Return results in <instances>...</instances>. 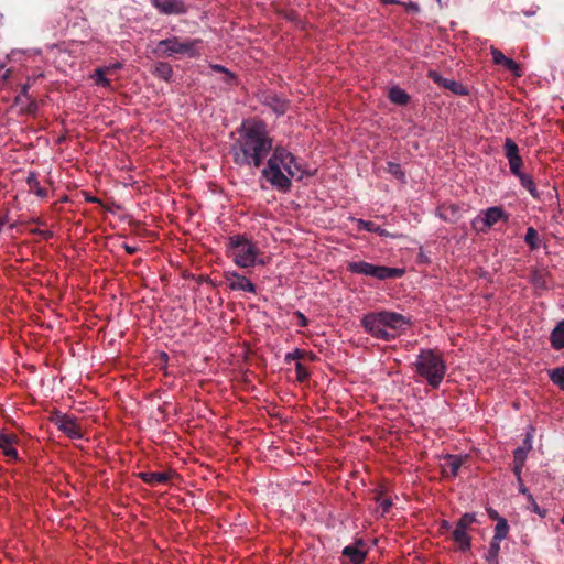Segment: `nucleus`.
<instances>
[{"mask_svg": "<svg viewBox=\"0 0 564 564\" xmlns=\"http://www.w3.org/2000/svg\"><path fill=\"white\" fill-rule=\"evenodd\" d=\"M347 269L354 274L372 276L379 281L399 279L404 274V269L376 265L366 261L349 262Z\"/></svg>", "mask_w": 564, "mask_h": 564, "instance_id": "423d86ee", "label": "nucleus"}, {"mask_svg": "<svg viewBox=\"0 0 564 564\" xmlns=\"http://www.w3.org/2000/svg\"><path fill=\"white\" fill-rule=\"evenodd\" d=\"M442 527L448 529L451 525L447 521H443Z\"/></svg>", "mask_w": 564, "mask_h": 564, "instance_id": "864d4df0", "label": "nucleus"}, {"mask_svg": "<svg viewBox=\"0 0 564 564\" xmlns=\"http://www.w3.org/2000/svg\"><path fill=\"white\" fill-rule=\"evenodd\" d=\"M527 455L528 454L524 453V449L516 448L513 451V468H512V470L517 477L518 482H521V473H522V468H523L525 459H527Z\"/></svg>", "mask_w": 564, "mask_h": 564, "instance_id": "393cba45", "label": "nucleus"}, {"mask_svg": "<svg viewBox=\"0 0 564 564\" xmlns=\"http://www.w3.org/2000/svg\"><path fill=\"white\" fill-rule=\"evenodd\" d=\"M444 463L442 464V471L444 477L455 478L463 464L466 462V457L459 455L447 454L443 457Z\"/></svg>", "mask_w": 564, "mask_h": 564, "instance_id": "2eb2a0df", "label": "nucleus"}, {"mask_svg": "<svg viewBox=\"0 0 564 564\" xmlns=\"http://www.w3.org/2000/svg\"><path fill=\"white\" fill-rule=\"evenodd\" d=\"M482 221L484 218L481 217V215L474 218L471 221L473 229L477 232L486 234L489 230V228L485 227Z\"/></svg>", "mask_w": 564, "mask_h": 564, "instance_id": "e433bc0d", "label": "nucleus"}, {"mask_svg": "<svg viewBox=\"0 0 564 564\" xmlns=\"http://www.w3.org/2000/svg\"><path fill=\"white\" fill-rule=\"evenodd\" d=\"M302 356H303V352L300 349H295L293 352L288 354L285 357L286 360L295 361L296 379L300 382H304L308 376L306 368L301 362Z\"/></svg>", "mask_w": 564, "mask_h": 564, "instance_id": "412c9836", "label": "nucleus"}, {"mask_svg": "<svg viewBox=\"0 0 564 564\" xmlns=\"http://www.w3.org/2000/svg\"><path fill=\"white\" fill-rule=\"evenodd\" d=\"M282 167V165L267 163L261 175L276 191L289 193L292 187V177L288 173H283Z\"/></svg>", "mask_w": 564, "mask_h": 564, "instance_id": "0eeeda50", "label": "nucleus"}, {"mask_svg": "<svg viewBox=\"0 0 564 564\" xmlns=\"http://www.w3.org/2000/svg\"><path fill=\"white\" fill-rule=\"evenodd\" d=\"M26 184L29 186L30 192L34 193L36 196L41 198L47 197V189L43 188L40 185L37 180V175L34 172H30L26 177Z\"/></svg>", "mask_w": 564, "mask_h": 564, "instance_id": "a878e982", "label": "nucleus"}, {"mask_svg": "<svg viewBox=\"0 0 564 564\" xmlns=\"http://www.w3.org/2000/svg\"><path fill=\"white\" fill-rule=\"evenodd\" d=\"M532 435L530 432L527 433V436L523 441V445L517 447V449H524V453L528 454L532 449Z\"/></svg>", "mask_w": 564, "mask_h": 564, "instance_id": "ea45409f", "label": "nucleus"}, {"mask_svg": "<svg viewBox=\"0 0 564 564\" xmlns=\"http://www.w3.org/2000/svg\"><path fill=\"white\" fill-rule=\"evenodd\" d=\"M272 150V138L259 119L243 120L238 139L230 148L234 162L239 166L260 167Z\"/></svg>", "mask_w": 564, "mask_h": 564, "instance_id": "f257e3e1", "label": "nucleus"}, {"mask_svg": "<svg viewBox=\"0 0 564 564\" xmlns=\"http://www.w3.org/2000/svg\"><path fill=\"white\" fill-rule=\"evenodd\" d=\"M521 183V185L531 194L534 198H540L536 186L531 176L522 173L520 176H517Z\"/></svg>", "mask_w": 564, "mask_h": 564, "instance_id": "cd10ccee", "label": "nucleus"}, {"mask_svg": "<svg viewBox=\"0 0 564 564\" xmlns=\"http://www.w3.org/2000/svg\"><path fill=\"white\" fill-rule=\"evenodd\" d=\"M228 247L234 262L240 268H251L256 264L259 249L241 235L229 237Z\"/></svg>", "mask_w": 564, "mask_h": 564, "instance_id": "39448f33", "label": "nucleus"}, {"mask_svg": "<svg viewBox=\"0 0 564 564\" xmlns=\"http://www.w3.org/2000/svg\"><path fill=\"white\" fill-rule=\"evenodd\" d=\"M225 280L228 284V288L234 291H245L248 293L254 294L257 292V286L246 276L237 273V272H226Z\"/></svg>", "mask_w": 564, "mask_h": 564, "instance_id": "f8f14e48", "label": "nucleus"}, {"mask_svg": "<svg viewBox=\"0 0 564 564\" xmlns=\"http://www.w3.org/2000/svg\"><path fill=\"white\" fill-rule=\"evenodd\" d=\"M50 422L70 438L78 440L83 436L80 427L76 423L75 419L57 410H53L51 412Z\"/></svg>", "mask_w": 564, "mask_h": 564, "instance_id": "6e6552de", "label": "nucleus"}, {"mask_svg": "<svg viewBox=\"0 0 564 564\" xmlns=\"http://www.w3.org/2000/svg\"><path fill=\"white\" fill-rule=\"evenodd\" d=\"M481 217L484 218V226L488 227L489 229L498 221L503 220L507 223L509 219L508 214L502 209V207L499 206L487 208L482 212Z\"/></svg>", "mask_w": 564, "mask_h": 564, "instance_id": "a211bd4d", "label": "nucleus"}, {"mask_svg": "<svg viewBox=\"0 0 564 564\" xmlns=\"http://www.w3.org/2000/svg\"><path fill=\"white\" fill-rule=\"evenodd\" d=\"M387 172L393 175L401 183H406L405 173L401 169L400 164L394 162H388Z\"/></svg>", "mask_w": 564, "mask_h": 564, "instance_id": "2f4dec72", "label": "nucleus"}, {"mask_svg": "<svg viewBox=\"0 0 564 564\" xmlns=\"http://www.w3.org/2000/svg\"><path fill=\"white\" fill-rule=\"evenodd\" d=\"M476 521L475 516L465 513L458 520L455 530L453 531V539L459 544V549L465 552L470 549V536L466 530Z\"/></svg>", "mask_w": 564, "mask_h": 564, "instance_id": "1a4fd4ad", "label": "nucleus"}, {"mask_svg": "<svg viewBox=\"0 0 564 564\" xmlns=\"http://www.w3.org/2000/svg\"><path fill=\"white\" fill-rule=\"evenodd\" d=\"M95 80L97 85H100L102 87H109L111 84V80L105 76V70L102 68H97L95 70Z\"/></svg>", "mask_w": 564, "mask_h": 564, "instance_id": "f704fd0d", "label": "nucleus"}, {"mask_svg": "<svg viewBox=\"0 0 564 564\" xmlns=\"http://www.w3.org/2000/svg\"><path fill=\"white\" fill-rule=\"evenodd\" d=\"M122 247L127 251V253H129V254H134L139 250L138 247L130 246V245H127V243H124Z\"/></svg>", "mask_w": 564, "mask_h": 564, "instance_id": "a18cd8bd", "label": "nucleus"}, {"mask_svg": "<svg viewBox=\"0 0 564 564\" xmlns=\"http://www.w3.org/2000/svg\"><path fill=\"white\" fill-rule=\"evenodd\" d=\"M519 484V492H521L522 495H524L527 498H528V494L529 490L528 488L524 486L523 481L521 480V482H518Z\"/></svg>", "mask_w": 564, "mask_h": 564, "instance_id": "49530a36", "label": "nucleus"}, {"mask_svg": "<svg viewBox=\"0 0 564 564\" xmlns=\"http://www.w3.org/2000/svg\"><path fill=\"white\" fill-rule=\"evenodd\" d=\"M32 232H37V230H32ZM39 234H42L45 238L52 237V232L50 231H39Z\"/></svg>", "mask_w": 564, "mask_h": 564, "instance_id": "09e8293b", "label": "nucleus"}, {"mask_svg": "<svg viewBox=\"0 0 564 564\" xmlns=\"http://www.w3.org/2000/svg\"><path fill=\"white\" fill-rule=\"evenodd\" d=\"M527 500H528V503H529L528 508L530 509L531 512H534V513L539 514L541 518H545L546 517L547 510L540 508L531 494H528V499Z\"/></svg>", "mask_w": 564, "mask_h": 564, "instance_id": "72a5a7b5", "label": "nucleus"}, {"mask_svg": "<svg viewBox=\"0 0 564 564\" xmlns=\"http://www.w3.org/2000/svg\"><path fill=\"white\" fill-rule=\"evenodd\" d=\"M416 372L433 388L438 387L445 375V362L435 350H422L416 360Z\"/></svg>", "mask_w": 564, "mask_h": 564, "instance_id": "20e7f679", "label": "nucleus"}, {"mask_svg": "<svg viewBox=\"0 0 564 564\" xmlns=\"http://www.w3.org/2000/svg\"><path fill=\"white\" fill-rule=\"evenodd\" d=\"M174 471H144L140 473L139 477L148 485L155 486L159 484H166L170 481Z\"/></svg>", "mask_w": 564, "mask_h": 564, "instance_id": "6ab92c4d", "label": "nucleus"}, {"mask_svg": "<svg viewBox=\"0 0 564 564\" xmlns=\"http://www.w3.org/2000/svg\"><path fill=\"white\" fill-rule=\"evenodd\" d=\"M343 555L348 557L354 564H362L367 556L366 544L362 540H357L355 543L344 547Z\"/></svg>", "mask_w": 564, "mask_h": 564, "instance_id": "dca6fc26", "label": "nucleus"}, {"mask_svg": "<svg viewBox=\"0 0 564 564\" xmlns=\"http://www.w3.org/2000/svg\"><path fill=\"white\" fill-rule=\"evenodd\" d=\"M358 227L360 229H365L369 232H378L379 235H383V231L380 226H378L377 224H375L373 221H370V220H362L360 219L358 221Z\"/></svg>", "mask_w": 564, "mask_h": 564, "instance_id": "473e14b6", "label": "nucleus"}, {"mask_svg": "<svg viewBox=\"0 0 564 564\" xmlns=\"http://www.w3.org/2000/svg\"><path fill=\"white\" fill-rule=\"evenodd\" d=\"M34 80H35L34 78H31V77L28 78L26 83L21 88V93L18 96V99H20L21 97L30 99L29 89L32 86V84L34 83Z\"/></svg>", "mask_w": 564, "mask_h": 564, "instance_id": "58836bf2", "label": "nucleus"}, {"mask_svg": "<svg viewBox=\"0 0 564 564\" xmlns=\"http://www.w3.org/2000/svg\"><path fill=\"white\" fill-rule=\"evenodd\" d=\"M549 378L558 388H564V366L549 370Z\"/></svg>", "mask_w": 564, "mask_h": 564, "instance_id": "7c9ffc66", "label": "nucleus"}, {"mask_svg": "<svg viewBox=\"0 0 564 564\" xmlns=\"http://www.w3.org/2000/svg\"><path fill=\"white\" fill-rule=\"evenodd\" d=\"M14 444H19V437L17 434L3 432L0 433V448L2 449L3 454L11 459L19 458V454L14 448Z\"/></svg>", "mask_w": 564, "mask_h": 564, "instance_id": "f3484780", "label": "nucleus"}, {"mask_svg": "<svg viewBox=\"0 0 564 564\" xmlns=\"http://www.w3.org/2000/svg\"><path fill=\"white\" fill-rule=\"evenodd\" d=\"M500 543V540H496L495 538L491 539L489 549L485 555V558L488 562V564H498Z\"/></svg>", "mask_w": 564, "mask_h": 564, "instance_id": "bb28decb", "label": "nucleus"}, {"mask_svg": "<svg viewBox=\"0 0 564 564\" xmlns=\"http://www.w3.org/2000/svg\"><path fill=\"white\" fill-rule=\"evenodd\" d=\"M508 532H509L508 521L505 518L503 519H499V521L497 522L496 528H495L494 538L496 540L502 541L503 539L507 538Z\"/></svg>", "mask_w": 564, "mask_h": 564, "instance_id": "c756f323", "label": "nucleus"}, {"mask_svg": "<svg viewBox=\"0 0 564 564\" xmlns=\"http://www.w3.org/2000/svg\"><path fill=\"white\" fill-rule=\"evenodd\" d=\"M215 69H217L219 72H225V68L220 65L215 66Z\"/></svg>", "mask_w": 564, "mask_h": 564, "instance_id": "603ef678", "label": "nucleus"}, {"mask_svg": "<svg viewBox=\"0 0 564 564\" xmlns=\"http://www.w3.org/2000/svg\"><path fill=\"white\" fill-rule=\"evenodd\" d=\"M429 77L434 83H436L438 86L451 90L453 94H455L457 96L468 95V89L462 83H459L457 80L445 78L436 72H430Z\"/></svg>", "mask_w": 564, "mask_h": 564, "instance_id": "ddd939ff", "label": "nucleus"}, {"mask_svg": "<svg viewBox=\"0 0 564 564\" xmlns=\"http://www.w3.org/2000/svg\"><path fill=\"white\" fill-rule=\"evenodd\" d=\"M292 170L296 172V176H291L292 178H295L296 181H302L305 176L308 175L303 167L301 166L300 162L295 158V162L291 163Z\"/></svg>", "mask_w": 564, "mask_h": 564, "instance_id": "c9c22d12", "label": "nucleus"}, {"mask_svg": "<svg viewBox=\"0 0 564 564\" xmlns=\"http://www.w3.org/2000/svg\"><path fill=\"white\" fill-rule=\"evenodd\" d=\"M200 39H184L171 36L156 43L152 53L156 57H175L176 55L197 57L200 55L198 45Z\"/></svg>", "mask_w": 564, "mask_h": 564, "instance_id": "7ed1b4c3", "label": "nucleus"}, {"mask_svg": "<svg viewBox=\"0 0 564 564\" xmlns=\"http://www.w3.org/2000/svg\"><path fill=\"white\" fill-rule=\"evenodd\" d=\"M509 59H510V58L505 57V58L501 61V63H500L499 65L505 66V65H506V63H507Z\"/></svg>", "mask_w": 564, "mask_h": 564, "instance_id": "3c124183", "label": "nucleus"}, {"mask_svg": "<svg viewBox=\"0 0 564 564\" xmlns=\"http://www.w3.org/2000/svg\"><path fill=\"white\" fill-rule=\"evenodd\" d=\"M173 67L171 64L166 63V62H158L154 64L153 66V70H152V74L160 78V79H163L164 82H171L172 77H173Z\"/></svg>", "mask_w": 564, "mask_h": 564, "instance_id": "5701e85b", "label": "nucleus"}, {"mask_svg": "<svg viewBox=\"0 0 564 564\" xmlns=\"http://www.w3.org/2000/svg\"><path fill=\"white\" fill-rule=\"evenodd\" d=\"M492 62L498 65L506 57L501 51L498 48L491 47Z\"/></svg>", "mask_w": 564, "mask_h": 564, "instance_id": "a19ab883", "label": "nucleus"}, {"mask_svg": "<svg viewBox=\"0 0 564 564\" xmlns=\"http://www.w3.org/2000/svg\"><path fill=\"white\" fill-rule=\"evenodd\" d=\"M167 359H169V356L166 352H161L159 355V364L166 365Z\"/></svg>", "mask_w": 564, "mask_h": 564, "instance_id": "de8ad7c7", "label": "nucleus"}, {"mask_svg": "<svg viewBox=\"0 0 564 564\" xmlns=\"http://www.w3.org/2000/svg\"><path fill=\"white\" fill-rule=\"evenodd\" d=\"M524 241L531 250H536L540 247L539 234L533 227L527 229Z\"/></svg>", "mask_w": 564, "mask_h": 564, "instance_id": "c85d7f7f", "label": "nucleus"}, {"mask_svg": "<svg viewBox=\"0 0 564 564\" xmlns=\"http://www.w3.org/2000/svg\"><path fill=\"white\" fill-rule=\"evenodd\" d=\"M295 316L297 318V325L299 326L306 327L308 325V319L306 318V316L302 312L296 311L295 312Z\"/></svg>", "mask_w": 564, "mask_h": 564, "instance_id": "79ce46f5", "label": "nucleus"}, {"mask_svg": "<svg viewBox=\"0 0 564 564\" xmlns=\"http://www.w3.org/2000/svg\"><path fill=\"white\" fill-rule=\"evenodd\" d=\"M264 105L270 107L276 115L282 116L286 112L288 104L285 99L276 94H269L264 97Z\"/></svg>", "mask_w": 564, "mask_h": 564, "instance_id": "aec40b11", "label": "nucleus"}, {"mask_svg": "<svg viewBox=\"0 0 564 564\" xmlns=\"http://www.w3.org/2000/svg\"><path fill=\"white\" fill-rule=\"evenodd\" d=\"M380 506L382 508V511L383 512H388L389 509L391 508L392 506V502L389 500V499H383L381 502H380Z\"/></svg>", "mask_w": 564, "mask_h": 564, "instance_id": "c03bdc74", "label": "nucleus"}, {"mask_svg": "<svg viewBox=\"0 0 564 564\" xmlns=\"http://www.w3.org/2000/svg\"><path fill=\"white\" fill-rule=\"evenodd\" d=\"M388 98L392 104L398 106H405L411 100L410 95L398 86H393L389 89Z\"/></svg>", "mask_w": 564, "mask_h": 564, "instance_id": "4be33fe9", "label": "nucleus"}, {"mask_svg": "<svg viewBox=\"0 0 564 564\" xmlns=\"http://www.w3.org/2000/svg\"><path fill=\"white\" fill-rule=\"evenodd\" d=\"M272 154L268 159V164H278L282 165L284 171L290 176H296V172L292 170L291 163L295 162V156L288 151L284 147L278 145L275 148L272 147Z\"/></svg>", "mask_w": 564, "mask_h": 564, "instance_id": "9d476101", "label": "nucleus"}, {"mask_svg": "<svg viewBox=\"0 0 564 564\" xmlns=\"http://www.w3.org/2000/svg\"><path fill=\"white\" fill-rule=\"evenodd\" d=\"M503 150L505 156L507 158L509 163L510 172L514 176H520V174H522L521 167L523 165V161L519 154V147L512 139L507 138L505 140Z\"/></svg>", "mask_w": 564, "mask_h": 564, "instance_id": "9b49d317", "label": "nucleus"}, {"mask_svg": "<svg viewBox=\"0 0 564 564\" xmlns=\"http://www.w3.org/2000/svg\"><path fill=\"white\" fill-rule=\"evenodd\" d=\"M409 325L410 319L408 317L390 311L371 312L361 318V326L373 338L384 341L394 339Z\"/></svg>", "mask_w": 564, "mask_h": 564, "instance_id": "f03ea898", "label": "nucleus"}, {"mask_svg": "<svg viewBox=\"0 0 564 564\" xmlns=\"http://www.w3.org/2000/svg\"><path fill=\"white\" fill-rule=\"evenodd\" d=\"M550 341L552 348L556 350L564 348V319L558 322L552 330Z\"/></svg>", "mask_w": 564, "mask_h": 564, "instance_id": "b1692460", "label": "nucleus"}, {"mask_svg": "<svg viewBox=\"0 0 564 564\" xmlns=\"http://www.w3.org/2000/svg\"><path fill=\"white\" fill-rule=\"evenodd\" d=\"M507 70L511 72L514 76L520 77L521 70L518 63H516L513 59H509L506 65L503 66Z\"/></svg>", "mask_w": 564, "mask_h": 564, "instance_id": "4c0bfd02", "label": "nucleus"}, {"mask_svg": "<svg viewBox=\"0 0 564 564\" xmlns=\"http://www.w3.org/2000/svg\"><path fill=\"white\" fill-rule=\"evenodd\" d=\"M487 513H488V517L490 520L492 521H499V519H503L502 517H500L499 512L492 508H487Z\"/></svg>", "mask_w": 564, "mask_h": 564, "instance_id": "37998d69", "label": "nucleus"}, {"mask_svg": "<svg viewBox=\"0 0 564 564\" xmlns=\"http://www.w3.org/2000/svg\"><path fill=\"white\" fill-rule=\"evenodd\" d=\"M10 73L11 70L10 69H7L3 75L1 76L3 80H7L9 77H10Z\"/></svg>", "mask_w": 564, "mask_h": 564, "instance_id": "8fccbe9b", "label": "nucleus"}, {"mask_svg": "<svg viewBox=\"0 0 564 564\" xmlns=\"http://www.w3.org/2000/svg\"><path fill=\"white\" fill-rule=\"evenodd\" d=\"M153 7L163 14H184L186 6L182 0H151Z\"/></svg>", "mask_w": 564, "mask_h": 564, "instance_id": "4468645a", "label": "nucleus"}, {"mask_svg": "<svg viewBox=\"0 0 564 564\" xmlns=\"http://www.w3.org/2000/svg\"><path fill=\"white\" fill-rule=\"evenodd\" d=\"M4 68V64H0V70Z\"/></svg>", "mask_w": 564, "mask_h": 564, "instance_id": "5fc2aeb1", "label": "nucleus"}]
</instances>
